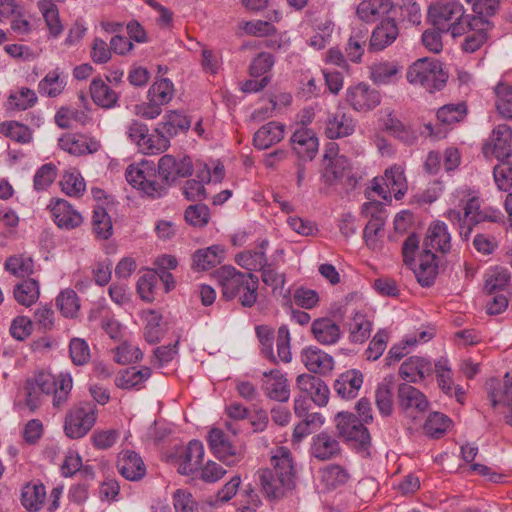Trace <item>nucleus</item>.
Listing matches in <instances>:
<instances>
[{"label":"nucleus","mask_w":512,"mask_h":512,"mask_svg":"<svg viewBox=\"0 0 512 512\" xmlns=\"http://www.w3.org/2000/svg\"><path fill=\"white\" fill-rule=\"evenodd\" d=\"M273 469H260L257 472L262 492L270 500L282 498L294 485L295 469L291 451L278 447L271 457Z\"/></svg>","instance_id":"1"},{"label":"nucleus","mask_w":512,"mask_h":512,"mask_svg":"<svg viewBox=\"0 0 512 512\" xmlns=\"http://www.w3.org/2000/svg\"><path fill=\"white\" fill-rule=\"evenodd\" d=\"M225 300L236 299L243 307L251 308L258 299L259 278L253 273H244L233 266H222L215 272Z\"/></svg>","instance_id":"2"},{"label":"nucleus","mask_w":512,"mask_h":512,"mask_svg":"<svg viewBox=\"0 0 512 512\" xmlns=\"http://www.w3.org/2000/svg\"><path fill=\"white\" fill-rule=\"evenodd\" d=\"M447 77L441 62L427 58L414 62L407 72L409 83L419 85L430 93L442 90L446 85Z\"/></svg>","instance_id":"3"},{"label":"nucleus","mask_w":512,"mask_h":512,"mask_svg":"<svg viewBox=\"0 0 512 512\" xmlns=\"http://www.w3.org/2000/svg\"><path fill=\"white\" fill-rule=\"evenodd\" d=\"M256 334L261 343V353L265 358L273 363H278V360L283 363H289L292 360L291 336L286 325H281L277 331V356L273 352V330L266 325H261L256 327Z\"/></svg>","instance_id":"4"},{"label":"nucleus","mask_w":512,"mask_h":512,"mask_svg":"<svg viewBox=\"0 0 512 512\" xmlns=\"http://www.w3.org/2000/svg\"><path fill=\"white\" fill-rule=\"evenodd\" d=\"M96 404L91 401H81L73 405L66 414L64 432L71 439L85 436L96 422Z\"/></svg>","instance_id":"5"},{"label":"nucleus","mask_w":512,"mask_h":512,"mask_svg":"<svg viewBox=\"0 0 512 512\" xmlns=\"http://www.w3.org/2000/svg\"><path fill=\"white\" fill-rule=\"evenodd\" d=\"M125 177L129 184L152 198H159L166 193V186L157 181L153 162L142 161L137 165H129Z\"/></svg>","instance_id":"6"},{"label":"nucleus","mask_w":512,"mask_h":512,"mask_svg":"<svg viewBox=\"0 0 512 512\" xmlns=\"http://www.w3.org/2000/svg\"><path fill=\"white\" fill-rule=\"evenodd\" d=\"M207 442L214 456L228 466L238 464L245 456L244 446L233 443L219 428H212L209 431Z\"/></svg>","instance_id":"7"},{"label":"nucleus","mask_w":512,"mask_h":512,"mask_svg":"<svg viewBox=\"0 0 512 512\" xmlns=\"http://www.w3.org/2000/svg\"><path fill=\"white\" fill-rule=\"evenodd\" d=\"M336 427L340 436L349 442H354L362 450L371 445V436L365 423L350 412H339L335 416Z\"/></svg>","instance_id":"8"},{"label":"nucleus","mask_w":512,"mask_h":512,"mask_svg":"<svg viewBox=\"0 0 512 512\" xmlns=\"http://www.w3.org/2000/svg\"><path fill=\"white\" fill-rule=\"evenodd\" d=\"M193 173V162L189 156L163 155L158 161V174L165 185L170 186L179 178H186Z\"/></svg>","instance_id":"9"},{"label":"nucleus","mask_w":512,"mask_h":512,"mask_svg":"<svg viewBox=\"0 0 512 512\" xmlns=\"http://www.w3.org/2000/svg\"><path fill=\"white\" fill-rule=\"evenodd\" d=\"M361 212L365 217H370L364 228L363 238L369 248L375 249L387 218L386 210L381 202L371 201L362 205Z\"/></svg>","instance_id":"10"},{"label":"nucleus","mask_w":512,"mask_h":512,"mask_svg":"<svg viewBox=\"0 0 512 512\" xmlns=\"http://www.w3.org/2000/svg\"><path fill=\"white\" fill-rule=\"evenodd\" d=\"M345 100L357 112H369L381 103V94L364 82L351 85L346 89Z\"/></svg>","instance_id":"11"},{"label":"nucleus","mask_w":512,"mask_h":512,"mask_svg":"<svg viewBox=\"0 0 512 512\" xmlns=\"http://www.w3.org/2000/svg\"><path fill=\"white\" fill-rule=\"evenodd\" d=\"M465 13L463 5L458 0L436 2L428 10L432 25L444 32L452 22L459 20Z\"/></svg>","instance_id":"12"},{"label":"nucleus","mask_w":512,"mask_h":512,"mask_svg":"<svg viewBox=\"0 0 512 512\" xmlns=\"http://www.w3.org/2000/svg\"><path fill=\"white\" fill-rule=\"evenodd\" d=\"M399 407L409 416L417 418L429 408V402L424 393L408 383H401L397 392Z\"/></svg>","instance_id":"13"},{"label":"nucleus","mask_w":512,"mask_h":512,"mask_svg":"<svg viewBox=\"0 0 512 512\" xmlns=\"http://www.w3.org/2000/svg\"><path fill=\"white\" fill-rule=\"evenodd\" d=\"M488 396L493 408L503 405L510 408L506 423L512 426V377L506 373L503 382L492 379L487 383Z\"/></svg>","instance_id":"14"},{"label":"nucleus","mask_w":512,"mask_h":512,"mask_svg":"<svg viewBox=\"0 0 512 512\" xmlns=\"http://www.w3.org/2000/svg\"><path fill=\"white\" fill-rule=\"evenodd\" d=\"M55 224L65 230H72L83 223L82 215L64 199H52L49 205Z\"/></svg>","instance_id":"15"},{"label":"nucleus","mask_w":512,"mask_h":512,"mask_svg":"<svg viewBox=\"0 0 512 512\" xmlns=\"http://www.w3.org/2000/svg\"><path fill=\"white\" fill-rule=\"evenodd\" d=\"M58 145L62 150L75 156L93 154L101 148L99 140L84 134H65L59 138Z\"/></svg>","instance_id":"16"},{"label":"nucleus","mask_w":512,"mask_h":512,"mask_svg":"<svg viewBox=\"0 0 512 512\" xmlns=\"http://www.w3.org/2000/svg\"><path fill=\"white\" fill-rule=\"evenodd\" d=\"M262 389L271 400L287 402L290 398V386L288 380L280 370L263 372Z\"/></svg>","instance_id":"17"},{"label":"nucleus","mask_w":512,"mask_h":512,"mask_svg":"<svg viewBox=\"0 0 512 512\" xmlns=\"http://www.w3.org/2000/svg\"><path fill=\"white\" fill-rule=\"evenodd\" d=\"M399 36V28L393 17L383 19L372 31L369 50L382 51L395 42Z\"/></svg>","instance_id":"18"},{"label":"nucleus","mask_w":512,"mask_h":512,"mask_svg":"<svg viewBox=\"0 0 512 512\" xmlns=\"http://www.w3.org/2000/svg\"><path fill=\"white\" fill-rule=\"evenodd\" d=\"M364 381L360 370L350 369L341 373L333 384V389L338 397L343 400H351L358 396Z\"/></svg>","instance_id":"19"},{"label":"nucleus","mask_w":512,"mask_h":512,"mask_svg":"<svg viewBox=\"0 0 512 512\" xmlns=\"http://www.w3.org/2000/svg\"><path fill=\"white\" fill-rule=\"evenodd\" d=\"M433 372L431 361L419 356L407 358L399 368V376L410 383H419Z\"/></svg>","instance_id":"20"},{"label":"nucleus","mask_w":512,"mask_h":512,"mask_svg":"<svg viewBox=\"0 0 512 512\" xmlns=\"http://www.w3.org/2000/svg\"><path fill=\"white\" fill-rule=\"evenodd\" d=\"M296 384L301 392L307 394L316 405L322 407L328 403L330 391L322 379L301 374L297 377Z\"/></svg>","instance_id":"21"},{"label":"nucleus","mask_w":512,"mask_h":512,"mask_svg":"<svg viewBox=\"0 0 512 512\" xmlns=\"http://www.w3.org/2000/svg\"><path fill=\"white\" fill-rule=\"evenodd\" d=\"M301 361L310 372L315 374L326 375L334 367L333 357L316 346L304 348L301 352Z\"/></svg>","instance_id":"22"},{"label":"nucleus","mask_w":512,"mask_h":512,"mask_svg":"<svg viewBox=\"0 0 512 512\" xmlns=\"http://www.w3.org/2000/svg\"><path fill=\"white\" fill-rule=\"evenodd\" d=\"M340 452V444L334 435L322 431L312 437L310 453L314 458L326 461L335 458Z\"/></svg>","instance_id":"23"},{"label":"nucleus","mask_w":512,"mask_h":512,"mask_svg":"<svg viewBox=\"0 0 512 512\" xmlns=\"http://www.w3.org/2000/svg\"><path fill=\"white\" fill-rule=\"evenodd\" d=\"M493 28V23L483 17L475 16L472 31L464 37L461 48L466 53H474L488 40V32Z\"/></svg>","instance_id":"24"},{"label":"nucleus","mask_w":512,"mask_h":512,"mask_svg":"<svg viewBox=\"0 0 512 512\" xmlns=\"http://www.w3.org/2000/svg\"><path fill=\"white\" fill-rule=\"evenodd\" d=\"M356 127L355 120L342 110H337L327 117L325 135L329 139H338L350 136Z\"/></svg>","instance_id":"25"},{"label":"nucleus","mask_w":512,"mask_h":512,"mask_svg":"<svg viewBox=\"0 0 512 512\" xmlns=\"http://www.w3.org/2000/svg\"><path fill=\"white\" fill-rule=\"evenodd\" d=\"M119 473L129 481H138L146 474L142 458L134 451H123L117 461Z\"/></svg>","instance_id":"26"},{"label":"nucleus","mask_w":512,"mask_h":512,"mask_svg":"<svg viewBox=\"0 0 512 512\" xmlns=\"http://www.w3.org/2000/svg\"><path fill=\"white\" fill-rule=\"evenodd\" d=\"M293 150L299 158L311 161L318 151V138L312 130L301 128L291 137Z\"/></svg>","instance_id":"27"},{"label":"nucleus","mask_w":512,"mask_h":512,"mask_svg":"<svg viewBox=\"0 0 512 512\" xmlns=\"http://www.w3.org/2000/svg\"><path fill=\"white\" fill-rule=\"evenodd\" d=\"M269 246L267 239L259 241L254 249L245 250L236 255V262L242 268L252 271H259L268 263L266 250Z\"/></svg>","instance_id":"28"},{"label":"nucleus","mask_w":512,"mask_h":512,"mask_svg":"<svg viewBox=\"0 0 512 512\" xmlns=\"http://www.w3.org/2000/svg\"><path fill=\"white\" fill-rule=\"evenodd\" d=\"M424 249H435L443 254L450 251L451 235L444 222L435 221L429 226L424 240Z\"/></svg>","instance_id":"29"},{"label":"nucleus","mask_w":512,"mask_h":512,"mask_svg":"<svg viewBox=\"0 0 512 512\" xmlns=\"http://www.w3.org/2000/svg\"><path fill=\"white\" fill-rule=\"evenodd\" d=\"M311 332L322 345L336 344L342 334L340 326L329 317L315 319L311 325Z\"/></svg>","instance_id":"30"},{"label":"nucleus","mask_w":512,"mask_h":512,"mask_svg":"<svg viewBox=\"0 0 512 512\" xmlns=\"http://www.w3.org/2000/svg\"><path fill=\"white\" fill-rule=\"evenodd\" d=\"M284 138V125L271 121L261 126L254 134L253 145L259 150H265L279 143Z\"/></svg>","instance_id":"31"},{"label":"nucleus","mask_w":512,"mask_h":512,"mask_svg":"<svg viewBox=\"0 0 512 512\" xmlns=\"http://www.w3.org/2000/svg\"><path fill=\"white\" fill-rule=\"evenodd\" d=\"M463 210L465 211V219L468 220L469 227L472 229L482 222H497L500 219V213L497 210L481 209V202L478 197L469 198Z\"/></svg>","instance_id":"32"},{"label":"nucleus","mask_w":512,"mask_h":512,"mask_svg":"<svg viewBox=\"0 0 512 512\" xmlns=\"http://www.w3.org/2000/svg\"><path fill=\"white\" fill-rule=\"evenodd\" d=\"M157 125L159 131H163L171 139L180 133L187 132L190 129L191 120L182 111L170 110L165 113L162 121Z\"/></svg>","instance_id":"33"},{"label":"nucleus","mask_w":512,"mask_h":512,"mask_svg":"<svg viewBox=\"0 0 512 512\" xmlns=\"http://www.w3.org/2000/svg\"><path fill=\"white\" fill-rule=\"evenodd\" d=\"M436 255L430 249H423L420 255L419 266L414 274L423 287L433 285L438 274V264L435 262Z\"/></svg>","instance_id":"34"},{"label":"nucleus","mask_w":512,"mask_h":512,"mask_svg":"<svg viewBox=\"0 0 512 512\" xmlns=\"http://www.w3.org/2000/svg\"><path fill=\"white\" fill-rule=\"evenodd\" d=\"M204 458V446L199 440H192L188 443L183 460L179 465V472L182 475H192L199 470Z\"/></svg>","instance_id":"35"},{"label":"nucleus","mask_w":512,"mask_h":512,"mask_svg":"<svg viewBox=\"0 0 512 512\" xmlns=\"http://www.w3.org/2000/svg\"><path fill=\"white\" fill-rule=\"evenodd\" d=\"M393 10L391 0H363L357 7V15L367 23L375 22Z\"/></svg>","instance_id":"36"},{"label":"nucleus","mask_w":512,"mask_h":512,"mask_svg":"<svg viewBox=\"0 0 512 512\" xmlns=\"http://www.w3.org/2000/svg\"><path fill=\"white\" fill-rule=\"evenodd\" d=\"M90 95L96 105L106 109L116 106L119 99L118 93L99 77L91 81Z\"/></svg>","instance_id":"37"},{"label":"nucleus","mask_w":512,"mask_h":512,"mask_svg":"<svg viewBox=\"0 0 512 512\" xmlns=\"http://www.w3.org/2000/svg\"><path fill=\"white\" fill-rule=\"evenodd\" d=\"M492 142V154L500 161L512 155V129L508 125L501 124L493 130Z\"/></svg>","instance_id":"38"},{"label":"nucleus","mask_w":512,"mask_h":512,"mask_svg":"<svg viewBox=\"0 0 512 512\" xmlns=\"http://www.w3.org/2000/svg\"><path fill=\"white\" fill-rule=\"evenodd\" d=\"M46 499V489L42 483H28L22 488L21 504L28 511H39Z\"/></svg>","instance_id":"39"},{"label":"nucleus","mask_w":512,"mask_h":512,"mask_svg":"<svg viewBox=\"0 0 512 512\" xmlns=\"http://www.w3.org/2000/svg\"><path fill=\"white\" fill-rule=\"evenodd\" d=\"M13 296L16 302L22 306L30 307L37 302L40 296L38 281L28 278L14 286Z\"/></svg>","instance_id":"40"},{"label":"nucleus","mask_w":512,"mask_h":512,"mask_svg":"<svg viewBox=\"0 0 512 512\" xmlns=\"http://www.w3.org/2000/svg\"><path fill=\"white\" fill-rule=\"evenodd\" d=\"M382 180L386 187L394 193V197L397 200H400L407 192V180L404 168L401 165H394L386 169Z\"/></svg>","instance_id":"41"},{"label":"nucleus","mask_w":512,"mask_h":512,"mask_svg":"<svg viewBox=\"0 0 512 512\" xmlns=\"http://www.w3.org/2000/svg\"><path fill=\"white\" fill-rule=\"evenodd\" d=\"M224 257V249L220 245L199 249L193 255V264L199 270H208L220 264Z\"/></svg>","instance_id":"42"},{"label":"nucleus","mask_w":512,"mask_h":512,"mask_svg":"<svg viewBox=\"0 0 512 512\" xmlns=\"http://www.w3.org/2000/svg\"><path fill=\"white\" fill-rule=\"evenodd\" d=\"M150 376L151 369L149 367H142L139 370L135 367H130L116 377L115 384L121 389L139 388V386L148 380Z\"/></svg>","instance_id":"43"},{"label":"nucleus","mask_w":512,"mask_h":512,"mask_svg":"<svg viewBox=\"0 0 512 512\" xmlns=\"http://www.w3.org/2000/svg\"><path fill=\"white\" fill-rule=\"evenodd\" d=\"M37 7L43 15L50 34L53 37H58L63 31V26L56 4L51 0H40L37 3Z\"/></svg>","instance_id":"44"},{"label":"nucleus","mask_w":512,"mask_h":512,"mask_svg":"<svg viewBox=\"0 0 512 512\" xmlns=\"http://www.w3.org/2000/svg\"><path fill=\"white\" fill-rule=\"evenodd\" d=\"M375 404L383 417L392 415L394 411V394L391 382H381L375 390Z\"/></svg>","instance_id":"45"},{"label":"nucleus","mask_w":512,"mask_h":512,"mask_svg":"<svg viewBox=\"0 0 512 512\" xmlns=\"http://www.w3.org/2000/svg\"><path fill=\"white\" fill-rule=\"evenodd\" d=\"M4 269L19 278L29 277L34 272V261L23 254L12 255L6 259Z\"/></svg>","instance_id":"46"},{"label":"nucleus","mask_w":512,"mask_h":512,"mask_svg":"<svg viewBox=\"0 0 512 512\" xmlns=\"http://www.w3.org/2000/svg\"><path fill=\"white\" fill-rule=\"evenodd\" d=\"M174 95V86L168 78H162L154 82L147 92L149 101L162 105L168 104Z\"/></svg>","instance_id":"47"},{"label":"nucleus","mask_w":512,"mask_h":512,"mask_svg":"<svg viewBox=\"0 0 512 512\" xmlns=\"http://www.w3.org/2000/svg\"><path fill=\"white\" fill-rule=\"evenodd\" d=\"M170 146V139L163 131H159V126L154 133L147 132L145 140L140 144V151L144 154H158L167 150Z\"/></svg>","instance_id":"48"},{"label":"nucleus","mask_w":512,"mask_h":512,"mask_svg":"<svg viewBox=\"0 0 512 512\" xmlns=\"http://www.w3.org/2000/svg\"><path fill=\"white\" fill-rule=\"evenodd\" d=\"M0 133L21 144L30 143L32 140L31 129L17 121H5L0 123Z\"/></svg>","instance_id":"49"},{"label":"nucleus","mask_w":512,"mask_h":512,"mask_svg":"<svg viewBox=\"0 0 512 512\" xmlns=\"http://www.w3.org/2000/svg\"><path fill=\"white\" fill-rule=\"evenodd\" d=\"M400 67L394 63L383 62L371 68V79L375 84L387 85L397 81Z\"/></svg>","instance_id":"50"},{"label":"nucleus","mask_w":512,"mask_h":512,"mask_svg":"<svg viewBox=\"0 0 512 512\" xmlns=\"http://www.w3.org/2000/svg\"><path fill=\"white\" fill-rule=\"evenodd\" d=\"M198 177L201 178V180H187L182 188L183 195L189 201H201L206 198L204 182L210 181L209 169L203 170Z\"/></svg>","instance_id":"51"},{"label":"nucleus","mask_w":512,"mask_h":512,"mask_svg":"<svg viewBox=\"0 0 512 512\" xmlns=\"http://www.w3.org/2000/svg\"><path fill=\"white\" fill-rule=\"evenodd\" d=\"M368 40V30L354 31L347 43L346 54L347 57L355 63H359L364 54L365 46Z\"/></svg>","instance_id":"52"},{"label":"nucleus","mask_w":512,"mask_h":512,"mask_svg":"<svg viewBox=\"0 0 512 512\" xmlns=\"http://www.w3.org/2000/svg\"><path fill=\"white\" fill-rule=\"evenodd\" d=\"M62 191L71 197H80L86 188L84 178L79 171H66L60 181Z\"/></svg>","instance_id":"53"},{"label":"nucleus","mask_w":512,"mask_h":512,"mask_svg":"<svg viewBox=\"0 0 512 512\" xmlns=\"http://www.w3.org/2000/svg\"><path fill=\"white\" fill-rule=\"evenodd\" d=\"M451 423V419L446 415L440 412H433L425 421L423 429L428 436L440 438L446 433Z\"/></svg>","instance_id":"54"},{"label":"nucleus","mask_w":512,"mask_h":512,"mask_svg":"<svg viewBox=\"0 0 512 512\" xmlns=\"http://www.w3.org/2000/svg\"><path fill=\"white\" fill-rule=\"evenodd\" d=\"M56 306L61 314L66 318H74L80 308L77 293L72 289H66L60 292L56 298Z\"/></svg>","instance_id":"55"},{"label":"nucleus","mask_w":512,"mask_h":512,"mask_svg":"<svg viewBox=\"0 0 512 512\" xmlns=\"http://www.w3.org/2000/svg\"><path fill=\"white\" fill-rule=\"evenodd\" d=\"M510 282V273L504 268L493 269L486 277L484 289L488 295L505 292Z\"/></svg>","instance_id":"56"},{"label":"nucleus","mask_w":512,"mask_h":512,"mask_svg":"<svg viewBox=\"0 0 512 512\" xmlns=\"http://www.w3.org/2000/svg\"><path fill=\"white\" fill-rule=\"evenodd\" d=\"M92 227L96 236L100 239H108L113 232L111 217L103 207H96L93 211Z\"/></svg>","instance_id":"57"},{"label":"nucleus","mask_w":512,"mask_h":512,"mask_svg":"<svg viewBox=\"0 0 512 512\" xmlns=\"http://www.w3.org/2000/svg\"><path fill=\"white\" fill-rule=\"evenodd\" d=\"M372 323L361 313H355L350 323V340L354 343H363L371 334Z\"/></svg>","instance_id":"58"},{"label":"nucleus","mask_w":512,"mask_h":512,"mask_svg":"<svg viewBox=\"0 0 512 512\" xmlns=\"http://www.w3.org/2000/svg\"><path fill=\"white\" fill-rule=\"evenodd\" d=\"M495 107L499 114L512 119V85L500 83L495 88Z\"/></svg>","instance_id":"59"},{"label":"nucleus","mask_w":512,"mask_h":512,"mask_svg":"<svg viewBox=\"0 0 512 512\" xmlns=\"http://www.w3.org/2000/svg\"><path fill=\"white\" fill-rule=\"evenodd\" d=\"M433 369L437 376V382L439 388L447 395L453 393V378L452 370L448 364V360L440 358L433 366Z\"/></svg>","instance_id":"60"},{"label":"nucleus","mask_w":512,"mask_h":512,"mask_svg":"<svg viewBox=\"0 0 512 512\" xmlns=\"http://www.w3.org/2000/svg\"><path fill=\"white\" fill-rule=\"evenodd\" d=\"M467 113L464 103L447 104L437 111V119L443 124H453L462 121Z\"/></svg>","instance_id":"61"},{"label":"nucleus","mask_w":512,"mask_h":512,"mask_svg":"<svg viewBox=\"0 0 512 512\" xmlns=\"http://www.w3.org/2000/svg\"><path fill=\"white\" fill-rule=\"evenodd\" d=\"M322 479L328 487L336 488L347 483L350 474L343 466L330 464L323 470Z\"/></svg>","instance_id":"62"},{"label":"nucleus","mask_w":512,"mask_h":512,"mask_svg":"<svg viewBox=\"0 0 512 512\" xmlns=\"http://www.w3.org/2000/svg\"><path fill=\"white\" fill-rule=\"evenodd\" d=\"M259 271L261 272V280L265 285L272 287L274 292L278 289H280V292L282 291L286 282V276L284 273L277 271L274 261L265 264Z\"/></svg>","instance_id":"63"},{"label":"nucleus","mask_w":512,"mask_h":512,"mask_svg":"<svg viewBox=\"0 0 512 512\" xmlns=\"http://www.w3.org/2000/svg\"><path fill=\"white\" fill-rule=\"evenodd\" d=\"M493 176L499 190L509 191L512 187V162L500 161L493 169Z\"/></svg>","instance_id":"64"}]
</instances>
